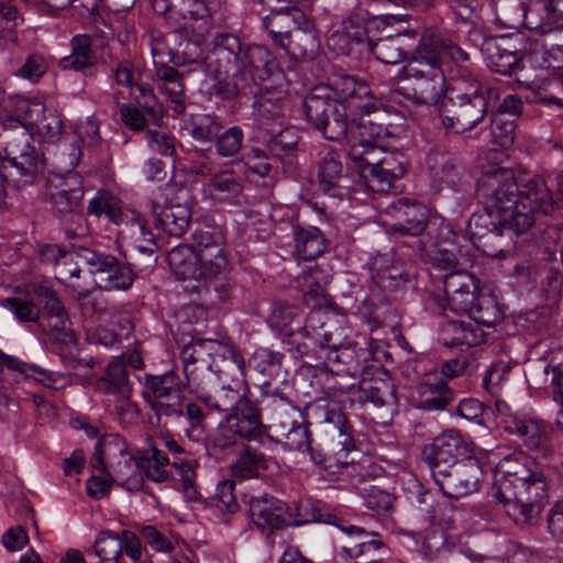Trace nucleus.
<instances>
[{"label": "nucleus", "instance_id": "nucleus-29", "mask_svg": "<svg viewBox=\"0 0 563 563\" xmlns=\"http://www.w3.org/2000/svg\"><path fill=\"white\" fill-rule=\"evenodd\" d=\"M242 49L240 40L231 33H220L213 38V74L234 76L240 74L239 56Z\"/></svg>", "mask_w": 563, "mask_h": 563}, {"label": "nucleus", "instance_id": "nucleus-16", "mask_svg": "<svg viewBox=\"0 0 563 563\" xmlns=\"http://www.w3.org/2000/svg\"><path fill=\"white\" fill-rule=\"evenodd\" d=\"M250 512L255 526L265 534H271L285 526H301L308 521L320 520L312 516L311 519H295L291 522L292 514L288 506L284 501L268 496L253 498L250 503Z\"/></svg>", "mask_w": 563, "mask_h": 563}, {"label": "nucleus", "instance_id": "nucleus-11", "mask_svg": "<svg viewBox=\"0 0 563 563\" xmlns=\"http://www.w3.org/2000/svg\"><path fill=\"white\" fill-rule=\"evenodd\" d=\"M78 257L91 268V274L99 277L106 290H128L135 280V273L131 264L124 263L114 255L81 249Z\"/></svg>", "mask_w": 563, "mask_h": 563}, {"label": "nucleus", "instance_id": "nucleus-3", "mask_svg": "<svg viewBox=\"0 0 563 563\" xmlns=\"http://www.w3.org/2000/svg\"><path fill=\"white\" fill-rule=\"evenodd\" d=\"M244 57L254 82H262L258 90L250 85L249 92L254 96V111L260 128L265 129L271 121L276 122L280 118L288 81L276 58L266 47L253 45L245 51Z\"/></svg>", "mask_w": 563, "mask_h": 563}, {"label": "nucleus", "instance_id": "nucleus-41", "mask_svg": "<svg viewBox=\"0 0 563 563\" xmlns=\"http://www.w3.org/2000/svg\"><path fill=\"white\" fill-rule=\"evenodd\" d=\"M407 37L409 33H397L375 42L369 40L368 54H373L377 60L386 65L399 64L407 57Z\"/></svg>", "mask_w": 563, "mask_h": 563}, {"label": "nucleus", "instance_id": "nucleus-12", "mask_svg": "<svg viewBox=\"0 0 563 563\" xmlns=\"http://www.w3.org/2000/svg\"><path fill=\"white\" fill-rule=\"evenodd\" d=\"M262 427L260 413H249L244 418L225 415L213 434V451L221 453L223 456L234 454L242 444L240 440L255 439L262 433Z\"/></svg>", "mask_w": 563, "mask_h": 563}, {"label": "nucleus", "instance_id": "nucleus-51", "mask_svg": "<svg viewBox=\"0 0 563 563\" xmlns=\"http://www.w3.org/2000/svg\"><path fill=\"white\" fill-rule=\"evenodd\" d=\"M387 152L383 143H354L349 156L358 165L361 173H366L367 169L378 168Z\"/></svg>", "mask_w": 563, "mask_h": 563}, {"label": "nucleus", "instance_id": "nucleus-32", "mask_svg": "<svg viewBox=\"0 0 563 563\" xmlns=\"http://www.w3.org/2000/svg\"><path fill=\"white\" fill-rule=\"evenodd\" d=\"M280 47L286 49L292 58H314L320 49V40L314 23L305 15V22L294 27Z\"/></svg>", "mask_w": 563, "mask_h": 563}, {"label": "nucleus", "instance_id": "nucleus-28", "mask_svg": "<svg viewBox=\"0 0 563 563\" xmlns=\"http://www.w3.org/2000/svg\"><path fill=\"white\" fill-rule=\"evenodd\" d=\"M151 212L155 227L170 236L180 238L187 231L191 210L187 203L169 201L161 203L157 200L151 202Z\"/></svg>", "mask_w": 563, "mask_h": 563}, {"label": "nucleus", "instance_id": "nucleus-60", "mask_svg": "<svg viewBox=\"0 0 563 563\" xmlns=\"http://www.w3.org/2000/svg\"><path fill=\"white\" fill-rule=\"evenodd\" d=\"M30 365V363L22 362L13 356L0 354L1 384H20L30 378L32 376Z\"/></svg>", "mask_w": 563, "mask_h": 563}, {"label": "nucleus", "instance_id": "nucleus-30", "mask_svg": "<svg viewBox=\"0 0 563 563\" xmlns=\"http://www.w3.org/2000/svg\"><path fill=\"white\" fill-rule=\"evenodd\" d=\"M176 15L185 20L184 26L196 36L194 46H199L211 31V11L206 0H179Z\"/></svg>", "mask_w": 563, "mask_h": 563}, {"label": "nucleus", "instance_id": "nucleus-24", "mask_svg": "<svg viewBox=\"0 0 563 563\" xmlns=\"http://www.w3.org/2000/svg\"><path fill=\"white\" fill-rule=\"evenodd\" d=\"M519 206L520 210L530 213L534 220L536 216H549L556 208L552 191L539 175L520 180Z\"/></svg>", "mask_w": 563, "mask_h": 563}, {"label": "nucleus", "instance_id": "nucleus-27", "mask_svg": "<svg viewBox=\"0 0 563 563\" xmlns=\"http://www.w3.org/2000/svg\"><path fill=\"white\" fill-rule=\"evenodd\" d=\"M488 67L503 75L516 74L521 68L522 54L516 49L508 38H485L482 47Z\"/></svg>", "mask_w": 563, "mask_h": 563}, {"label": "nucleus", "instance_id": "nucleus-48", "mask_svg": "<svg viewBox=\"0 0 563 563\" xmlns=\"http://www.w3.org/2000/svg\"><path fill=\"white\" fill-rule=\"evenodd\" d=\"M236 452H239V457L231 464L234 476L251 478L258 476L260 471L267 470L266 456L251 445L241 444Z\"/></svg>", "mask_w": 563, "mask_h": 563}, {"label": "nucleus", "instance_id": "nucleus-23", "mask_svg": "<svg viewBox=\"0 0 563 563\" xmlns=\"http://www.w3.org/2000/svg\"><path fill=\"white\" fill-rule=\"evenodd\" d=\"M221 388L214 396L213 409L228 412L227 415L247 417L249 413H260L257 408L245 397L242 377L219 379Z\"/></svg>", "mask_w": 563, "mask_h": 563}, {"label": "nucleus", "instance_id": "nucleus-14", "mask_svg": "<svg viewBox=\"0 0 563 563\" xmlns=\"http://www.w3.org/2000/svg\"><path fill=\"white\" fill-rule=\"evenodd\" d=\"M305 331L322 350H328L324 357L328 363L341 362L339 351L347 349L349 341L346 330L339 320L329 314H324L321 319L319 312H313L308 319Z\"/></svg>", "mask_w": 563, "mask_h": 563}, {"label": "nucleus", "instance_id": "nucleus-44", "mask_svg": "<svg viewBox=\"0 0 563 563\" xmlns=\"http://www.w3.org/2000/svg\"><path fill=\"white\" fill-rule=\"evenodd\" d=\"M417 406L426 410H442L450 402L445 382L437 377H427L417 386Z\"/></svg>", "mask_w": 563, "mask_h": 563}, {"label": "nucleus", "instance_id": "nucleus-46", "mask_svg": "<svg viewBox=\"0 0 563 563\" xmlns=\"http://www.w3.org/2000/svg\"><path fill=\"white\" fill-rule=\"evenodd\" d=\"M420 43L422 44V49L430 51V55L434 54L437 56L440 66L445 58H450L454 63H466L470 60L467 52L455 45L450 38L438 33H423Z\"/></svg>", "mask_w": 563, "mask_h": 563}, {"label": "nucleus", "instance_id": "nucleus-13", "mask_svg": "<svg viewBox=\"0 0 563 563\" xmlns=\"http://www.w3.org/2000/svg\"><path fill=\"white\" fill-rule=\"evenodd\" d=\"M483 478V471L476 459H467L443 475L433 477L435 485L444 497L459 499L476 493Z\"/></svg>", "mask_w": 563, "mask_h": 563}, {"label": "nucleus", "instance_id": "nucleus-40", "mask_svg": "<svg viewBox=\"0 0 563 563\" xmlns=\"http://www.w3.org/2000/svg\"><path fill=\"white\" fill-rule=\"evenodd\" d=\"M462 313H467L475 322L492 327L504 318V312L497 301V298L487 292L478 290L471 299L470 307L461 309Z\"/></svg>", "mask_w": 563, "mask_h": 563}, {"label": "nucleus", "instance_id": "nucleus-22", "mask_svg": "<svg viewBox=\"0 0 563 563\" xmlns=\"http://www.w3.org/2000/svg\"><path fill=\"white\" fill-rule=\"evenodd\" d=\"M211 246V233H195L194 244V263L188 267V272H184V279L195 283L187 287L198 292L205 291L209 294L211 279V260L209 249Z\"/></svg>", "mask_w": 563, "mask_h": 563}, {"label": "nucleus", "instance_id": "nucleus-53", "mask_svg": "<svg viewBox=\"0 0 563 563\" xmlns=\"http://www.w3.org/2000/svg\"><path fill=\"white\" fill-rule=\"evenodd\" d=\"M264 130L271 135L267 140V147L272 155L282 158L294 153L299 142V135L296 129L285 128L278 130L274 126L271 128L269 124L266 125Z\"/></svg>", "mask_w": 563, "mask_h": 563}, {"label": "nucleus", "instance_id": "nucleus-8", "mask_svg": "<svg viewBox=\"0 0 563 563\" xmlns=\"http://www.w3.org/2000/svg\"><path fill=\"white\" fill-rule=\"evenodd\" d=\"M35 294L46 313L48 335L55 350L66 366L76 367L74 351L76 350V336L71 328V321L56 291L48 286H38Z\"/></svg>", "mask_w": 563, "mask_h": 563}, {"label": "nucleus", "instance_id": "nucleus-7", "mask_svg": "<svg viewBox=\"0 0 563 563\" xmlns=\"http://www.w3.org/2000/svg\"><path fill=\"white\" fill-rule=\"evenodd\" d=\"M0 137L4 143L5 159L24 181H33L43 165L42 155L32 145L33 130L25 114L9 117L2 124Z\"/></svg>", "mask_w": 563, "mask_h": 563}, {"label": "nucleus", "instance_id": "nucleus-21", "mask_svg": "<svg viewBox=\"0 0 563 563\" xmlns=\"http://www.w3.org/2000/svg\"><path fill=\"white\" fill-rule=\"evenodd\" d=\"M330 87L332 88V96L335 95V100L346 109L351 117H356L360 112L367 111L373 107L374 102L369 87L354 76H339Z\"/></svg>", "mask_w": 563, "mask_h": 563}, {"label": "nucleus", "instance_id": "nucleus-47", "mask_svg": "<svg viewBox=\"0 0 563 563\" xmlns=\"http://www.w3.org/2000/svg\"><path fill=\"white\" fill-rule=\"evenodd\" d=\"M545 16L537 18L533 10L526 11L525 24L530 30L539 31L542 34L563 27V0H548L542 8Z\"/></svg>", "mask_w": 563, "mask_h": 563}, {"label": "nucleus", "instance_id": "nucleus-35", "mask_svg": "<svg viewBox=\"0 0 563 563\" xmlns=\"http://www.w3.org/2000/svg\"><path fill=\"white\" fill-rule=\"evenodd\" d=\"M344 533L342 551L350 559L372 556L383 545L379 534L354 525L338 526Z\"/></svg>", "mask_w": 563, "mask_h": 563}, {"label": "nucleus", "instance_id": "nucleus-43", "mask_svg": "<svg viewBox=\"0 0 563 563\" xmlns=\"http://www.w3.org/2000/svg\"><path fill=\"white\" fill-rule=\"evenodd\" d=\"M296 252L303 261H312L322 255L327 249V240L316 227H294Z\"/></svg>", "mask_w": 563, "mask_h": 563}, {"label": "nucleus", "instance_id": "nucleus-31", "mask_svg": "<svg viewBox=\"0 0 563 563\" xmlns=\"http://www.w3.org/2000/svg\"><path fill=\"white\" fill-rule=\"evenodd\" d=\"M443 287L451 309L456 312L470 307L471 299L479 290L477 279L462 268L446 274Z\"/></svg>", "mask_w": 563, "mask_h": 563}, {"label": "nucleus", "instance_id": "nucleus-1", "mask_svg": "<svg viewBox=\"0 0 563 563\" xmlns=\"http://www.w3.org/2000/svg\"><path fill=\"white\" fill-rule=\"evenodd\" d=\"M476 195L485 206V214H473L468 228L490 256H504L503 250L489 251L488 244L504 231L516 235L526 233L534 223L533 217L520 210V180L506 167H493L477 181Z\"/></svg>", "mask_w": 563, "mask_h": 563}, {"label": "nucleus", "instance_id": "nucleus-9", "mask_svg": "<svg viewBox=\"0 0 563 563\" xmlns=\"http://www.w3.org/2000/svg\"><path fill=\"white\" fill-rule=\"evenodd\" d=\"M143 386L142 397L159 418L183 416V379L173 371L161 375L144 374L139 377Z\"/></svg>", "mask_w": 563, "mask_h": 563}, {"label": "nucleus", "instance_id": "nucleus-18", "mask_svg": "<svg viewBox=\"0 0 563 563\" xmlns=\"http://www.w3.org/2000/svg\"><path fill=\"white\" fill-rule=\"evenodd\" d=\"M367 30L362 19L351 15L343 21L327 41L328 47L336 54L362 58L368 54Z\"/></svg>", "mask_w": 563, "mask_h": 563}, {"label": "nucleus", "instance_id": "nucleus-25", "mask_svg": "<svg viewBox=\"0 0 563 563\" xmlns=\"http://www.w3.org/2000/svg\"><path fill=\"white\" fill-rule=\"evenodd\" d=\"M19 110L25 114V120L32 130L46 143H55L63 133V120L54 110H46L38 101H22Z\"/></svg>", "mask_w": 563, "mask_h": 563}, {"label": "nucleus", "instance_id": "nucleus-33", "mask_svg": "<svg viewBox=\"0 0 563 563\" xmlns=\"http://www.w3.org/2000/svg\"><path fill=\"white\" fill-rule=\"evenodd\" d=\"M305 15L306 13L297 7H280L271 10V14L264 18L263 23L275 45L280 47L294 27L305 22Z\"/></svg>", "mask_w": 563, "mask_h": 563}, {"label": "nucleus", "instance_id": "nucleus-34", "mask_svg": "<svg viewBox=\"0 0 563 563\" xmlns=\"http://www.w3.org/2000/svg\"><path fill=\"white\" fill-rule=\"evenodd\" d=\"M339 103L334 96H332V88L330 86H316L302 101L305 118L312 128L323 125V117L335 115V107Z\"/></svg>", "mask_w": 563, "mask_h": 563}, {"label": "nucleus", "instance_id": "nucleus-20", "mask_svg": "<svg viewBox=\"0 0 563 563\" xmlns=\"http://www.w3.org/2000/svg\"><path fill=\"white\" fill-rule=\"evenodd\" d=\"M389 213L396 221L390 227L391 231L416 236L428 230V235H431L434 223L428 222V210L423 205L401 198L390 205Z\"/></svg>", "mask_w": 563, "mask_h": 563}, {"label": "nucleus", "instance_id": "nucleus-26", "mask_svg": "<svg viewBox=\"0 0 563 563\" xmlns=\"http://www.w3.org/2000/svg\"><path fill=\"white\" fill-rule=\"evenodd\" d=\"M355 122L360 141L357 143H383L387 139L396 137V126L390 123L393 113L378 108L373 103L372 109L358 113Z\"/></svg>", "mask_w": 563, "mask_h": 563}, {"label": "nucleus", "instance_id": "nucleus-6", "mask_svg": "<svg viewBox=\"0 0 563 563\" xmlns=\"http://www.w3.org/2000/svg\"><path fill=\"white\" fill-rule=\"evenodd\" d=\"M272 411L269 439L283 446L285 451H308L311 459L319 464L325 457L314 454L310 445V432L305 423L301 410L282 395H273L269 400Z\"/></svg>", "mask_w": 563, "mask_h": 563}, {"label": "nucleus", "instance_id": "nucleus-54", "mask_svg": "<svg viewBox=\"0 0 563 563\" xmlns=\"http://www.w3.org/2000/svg\"><path fill=\"white\" fill-rule=\"evenodd\" d=\"M106 217L110 222L118 227L124 225V229L119 232L122 238H125L128 233L131 235H136L137 233L143 234L145 230V227L140 221L139 216L131 210L123 209L114 197Z\"/></svg>", "mask_w": 563, "mask_h": 563}, {"label": "nucleus", "instance_id": "nucleus-5", "mask_svg": "<svg viewBox=\"0 0 563 563\" xmlns=\"http://www.w3.org/2000/svg\"><path fill=\"white\" fill-rule=\"evenodd\" d=\"M422 49L419 42L417 57L401 70L400 95L419 106H437L444 92L445 77L437 56Z\"/></svg>", "mask_w": 563, "mask_h": 563}, {"label": "nucleus", "instance_id": "nucleus-37", "mask_svg": "<svg viewBox=\"0 0 563 563\" xmlns=\"http://www.w3.org/2000/svg\"><path fill=\"white\" fill-rule=\"evenodd\" d=\"M508 432L521 437L531 451H545L549 446L548 427L538 419L522 415L521 418L508 420Z\"/></svg>", "mask_w": 563, "mask_h": 563}, {"label": "nucleus", "instance_id": "nucleus-10", "mask_svg": "<svg viewBox=\"0 0 563 563\" xmlns=\"http://www.w3.org/2000/svg\"><path fill=\"white\" fill-rule=\"evenodd\" d=\"M369 269L374 284L389 297L400 298L416 289L417 272L413 264L395 253L374 256Z\"/></svg>", "mask_w": 563, "mask_h": 563}, {"label": "nucleus", "instance_id": "nucleus-58", "mask_svg": "<svg viewBox=\"0 0 563 563\" xmlns=\"http://www.w3.org/2000/svg\"><path fill=\"white\" fill-rule=\"evenodd\" d=\"M318 274L317 268L310 267L298 277L305 301L312 308L321 307L327 301L324 288L317 280Z\"/></svg>", "mask_w": 563, "mask_h": 563}, {"label": "nucleus", "instance_id": "nucleus-39", "mask_svg": "<svg viewBox=\"0 0 563 563\" xmlns=\"http://www.w3.org/2000/svg\"><path fill=\"white\" fill-rule=\"evenodd\" d=\"M322 423L324 431L332 439L333 449H339L341 452L347 453L355 448L353 427L342 410H325Z\"/></svg>", "mask_w": 563, "mask_h": 563}, {"label": "nucleus", "instance_id": "nucleus-57", "mask_svg": "<svg viewBox=\"0 0 563 563\" xmlns=\"http://www.w3.org/2000/svg\"><path fill=\"white\" fill-rule=\"evenodd\" d=\"M31 183L24 181L23 177L10 167V164L2 162L0 167V210H8L12 206V194Z\"/></svg>", "mask_w": 563, "mask_h": 563}, {"label": "nucleus", "instance_id": "nucleus-61", "mask_svg": "<svg viewBox=\"0 0 563 563\" xmlns=\"http://www.w3.org/2000/svg\"><path fill=\"white\" fill-rule=\"evenodd\" d=\"M282 361L283 354L262 349L255 352L250 363L258 373L268 377H276L280 373Z\"/></svg>", "mask_w": 563, "mask_h": 563}, {"label": "nucleus", "instance_id": "nucleus-55", "mask_svg": "<svg viewBox=\"0 0 563 563\" xmlns=\"http://www.w3.org/2000/svg\"><path fill=\"white\" fill-rule=\"evenodd\" d=\"M213 290L219 294V301L224 303L230 299L233 282L227 276L230 263L224 249H219L213 255Z\"/></svg>", "mask_w": 563, "mask_h": 563}, {"label": "nucleus", "instance_id": "nucleus-36", "mask_svg": "<svg viewBox=\"0 0 563 563\" xmlns=\"http://www.w3.org/2000/svg\"><path fill=\"white\" fill-rule=\"evenodd\" d=\"M347 391L361 405L372 404L376 407H384L394 400V386L387 378L363 376L358 386L351 385L347 387Z\"/></svg>", "mask_w": 563, "mask_h": 563}, {"label": "nucleus", "instance_id": "nucleus-15", "mask_svg": "<svg viewBox=\"0 0 563 563\" xmlns=\"http://www.w3.org/2000/svg\"><path fill=\"white\" fill-rule=\"evenodd\" d=\"M465 455L464 441L454 430L444 431L422 449V459L429 465L432 477L443 475V472L457 465L459 460Z\"/></svg>", "mask_w": 563, "mask_h": 563}, {"label": "nucleus", "instance_id": "nucleus-56", "mask_svg": "<svg viewBox=\"0 0 563 563\" xmlns=\"http://www.w3.org/2000/svg\"><path fill=\"white\" fill-rule=\"evenodd\" d=\"M350 115L346 109L339 103L335 107V115H324L323 125L321 124L313 129L319 131L329 141H340L347 133Z\"/></svg>", "mask_w": 563, "mask_h": 563}, {"label": "nucleus", "instance_id": "nucleus-49", "mask_svg": "<svg viewBox=\"0 0 563 563\" xmlns=\"http://www.w3.org/2000/svg\"><path fill=\"white\" fill-rule=\"evenodd\" d=\"M440 342L444 346H466L467 349L478 344L479 336L470 323L463 321H448L441 328Z\"/></svg>", "mask_w": 563, "mask_h": 563}, {"label": "nucleus", "instance_id": "nucleus-64", "mask_svg": "<svg viewBox=\"0 0 563 563\" xmlns=\"http://www.w3.org/2000/svg\"><path fill=\"white\" fill-rule=\"evenodd\" d=\"M245 75V73L241 71L236 77H225L224 75L216 77L213 75V79L216 80V84H213V93L222 99H234L240 91L244 92L250 87L249 84L240 85V81L244 80Z\"/></svg>", "mask_w": 563, "mask_h": 563}, {"label": "nucleus", "instance_id": "nucleus-52", "mask_svg": "<svg viewBox=\"0 0 563 563\" xmlns=\"http://www.w3.org/2000/svg\"><path fill=\"white\" fill-rule=\"evenodd\" d=\"M318 184L323 192H331L340 186L343 179V165L338 153L329 152L319 162Z\"/></svg>", "mask_w": 563, "mask_h": 563}, {"label": "nucleus", "instance_id": "nucleus-62", "mask_svg": "<svg viewBox=\"0 0 563 563\" xmlns=\"http://www.w3.org/2000/svg\"><path fill=\"white\" fill-rule=\"evenodd\" d=\"M58 220L62 231L69 241L80 240L89 235V225L80 210L65 213Z\"/></svg>", "mask_w": 563, "mask_h": 563}, {"label": "nucleus", "instance_id": "nucleus-45", "mask_svg": "<svg viewBox=\"0 0 563 563\" xmlns=\"http://www.w3.org/2000/svg\"><path fill=\"white\" fill-rule=\"evenodd\" d=\"M97 63L88 35H76L71 38V53L59 59L58 66L64 70L84 71Z\"/></svg>", "mask_w": 563, "mask_h": 563}, {"label": "nucleus", "instance_id": "nucleus-4", "mask_svg": "<svg viewBox=\"0 0 563 563\" xmlns=\"http://www.w3.org/2000/svg\"><path fill=\"white\" fill-rule=\"evenodd\" d=\"M454 91L441 115L443 126L446 130H454L457 134L478 126L486 119L492 103L499 98L497 88L485 85L471 75L461 76Z\"/></svg>", "mask_w": 563, "mask_h": 563}, {"label": "nucleus", "instance_id": "nucleus-50", "mask_svg": "<svg viewBox=\"0 0 563 563\" xmlns=\"http://www.w3.org/2000/svg\"><path fill=\"white\" fill-rule=\"evenodd\" d=\"M82 197L84 189L80 186H70L68 181H65L49 192V202L60 219L65 213L80 210Z\"/></svg>", "mask_w": 563, "mask_h": 563}, {"label": "nucleus", "instance_id": "nucleus-2", "mask_svg": "<svg viewBox=\"0 0 563 563\" xmlns=\"http://www.w3.org/2000/svg\"><path fill=\"white\" fill-rule=\"evenodd\" d=\"M493 497L519 509L523 522L533 523L549 501V484L542 466L522 451L511 453L496 465Z\"/></svg>", "mask_w": 563, "mask_h": 563}, {"label": "nucleus", "instance_id": "nucleus-17", "mask_svg": "<svg viewBox=\"0 0 563 563\" xmlns=\"http://www.w3.org/2000/svg\"><path fill=\"white\" fill-rule=\"evenodd\" d=\"M426 165L434 181L446 184L454 190H462L470 185L471 175L468 170L443 144H437L429 150Z\"/></svg>", "mask_w": 563, "mask_h": 563}, {"label": "nucleus", "instance_id": "nucleus-59", "mask_svg": "<svg viewBox=\"0 0 563 563\" xmlns=\"http://www.w3.org/2000/svg\"><path fill=\"white\" fill-rule=\"evenodd\" d=\"M95 552L101 563H120L122 554L121 534L101 532L95 542Z\"/></svg>", "mask_w": 563, "mask_h": 563}, {"label": "nucleus", "instance_id": "nucleus-42", "mask_svg": "<svg viewBox=\"0 0 563 563\" xmlns=\"http://www.w3.org/2000/svg\"><path fill=\"white\" fill-rule=\"evenodd\" d=\"M38 286L46 285L33 284L27 291L5 299L4 307L14 316L18 322L24 324L38 323L41 309L36 301H40V297L35 294Z\"/></svg>", "mask_w": 563, "mask_h": 563}, {"label": "nucleus", "instance_id": "nucleus-63", "mask_svg": "<svg viewBox=\"0 0 563 563\" xmlns=\"http://www.w3.org/2000/svg\"><path fill=\"white\" fill-rule=\"evenodd\" d=\"M300 310L297 306L289 302L278 301L274 302L268 322L272 328L277 330H286L299 318Z\"/></svg>", "mask_w": 563, "mask_h": 563}, {"label": "nucleus", "instance_id": "nucleus-38", "mask_svg": "<svg viewBox=\"0 0 563 563\" xmlns=\"http://www.w3.org/2000/svg\"><path fill=\"white\" fill-rule=\"evenodd\" d=\"M217 356L221 361V365H217L214 371L218 379H223V376L228 377H242L243 367L240 355L234 349L231 339L227 333L217 331L216 338H213V356ZM217 360L213 357V364Z\"/></svg>", "mask_w": 563, "mask_h": 563}, {"label": "nucleus", "instance_id": "nucleus-19", "mask_svg": "<svg viewBox=\"0 0 563 563\" xmlns=\"http://www.w3.org/2000/svg\"><path fill=\"white\" fill-rule=\"evenodd\" d=\"M121 461L118 462L114 473L121 477L131 476L136 470L144 471L146 477L153 482L162 483L169 479L166 466L170 464L168 456L157 446L151 448L144 456L135 460L132 455L120 449Z\"/></svg>", "mask_w": 563, "mask_h": 563}]
</instances>
